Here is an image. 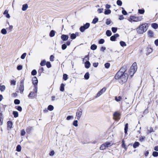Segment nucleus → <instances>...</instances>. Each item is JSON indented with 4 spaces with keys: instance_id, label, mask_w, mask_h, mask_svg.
<instances>
[{
    "instance_id": "1",
    "label": "nucleus",
    "mask_w": 158,
    "mask_h": 158,
    "mask_svg": "<svg viewBox=\"0 0 158 158\" xmlns=\"http://www.w3.org/2000/svg\"><path fill=\"white\" fill-rule=\"evenodd\" d=\"M128 75L126 73H124L120 71H119L116 74L115 78L116 79L119 80L120 83H123L126 82L128 79Z\"/></svg>"
},
{
    "instance_id": "2",
    "label": "nucleus",
    "mask_w": 158,
    "mask_h": 158,
    "mask_svg": "<svg viewBox=\"0 0 158 158\" xmlns=\"http://www.w3.org/2000/svg\"><path fill=\"white\" fill-rule=\"evenodd\" d=\"M137 69V65L136 63H134L131 67L129 70V74L131 76H133Z\"/></svg>"
},
{
    "instance_id": "3",
    "label": "nucleus",
    "mask_w": 158,
    "mask_h": 158,
    "mask_svg": "<svg viewBox=\"0 0 158 158\" xmlns=\"http://www.w3.org/2000/svg\"><path fill=\"white\" fill-rule=\"evenodd\" d=\"M112 144L113 143L111 142H106L101 146L100 149V150H103L106 148L110 147Z\"/></svg>"
},
{
    "instance_id": "4",
    "label": "nucleus",
    "mask_w": 158,
    "mask_h": 158,
    "mask_svg": "<svg viewBox=\"0 0 158 158\" xmlns=\"http://www.w3.org/2000/svg\"><path fill=\"white\" fill-rule=\"evenodd\" d=\"M147 29L146 24H143L140 26L138 28V31L140 33H142L146 31Z\"/></svg>"
},
{
    "instance_id": "5",
    "label": "nucleus",
    "mask_w": 158,
    "mask_h": 158,
    "mask_svg": "<svg viewBox=\"0 0 158 158\" xmlns=\"http://www.w3.org/2000/svg\"><path fill=\"white\" fill-rule=\"evenodd\" d=\"M89 60V58L87 56H85L83 60V62H85V67L87 69L89 68L91 65L90 63L88 61Z\"/></svg>"
},
{
    "instance_id": "6",
    "label": "nucleus",
    "mask_w": 158,
    "mask_h": 158,
    "mask_svg": "<svg viewBox=\"0 0 158 158\" xmlns=\"http://www.w3.org/2000/svg\"><path fill=\"white\" fill-rule=\"evenodd\" d=\"M141 18L140 17H137L134 16H130L129 21L131 22L132 21L138 22L141 21Z\"/></svg>"
},
{
    "instance_id": "7",
    "label": "nucleus",
    "mask_w": 158,
    "mask_h": 158,
    "mask_svg": "<svg viewBox=\"0 0 158 158\" xmlns=\"http://www.w3.org/2000/svg\"><path fill=\"white\" fill-rule=\"evenodd\" d=\"M89 26L90 24L89 23H86L84 25L80 27V30L81 32H83L86 29L89 28Z\"/></svg>"
},
{
    "instance_id": "8",
    "label": "nucleus",
    "mask_w": 158,
    "mask_h": 158,
    "mask_svg": "<svg viewBox=\"0 0 158 158\" xmlns=\"http://www.w3.org/2000/svg\"><path fill=\"white\" fill-rule=\"evenodd\" d=\"M82 110L81 109H78L77 110L76 113V118L77 119L79 120L82 114Z\"/></svg>"
},
{
    "instance_id": "9",
    "label": "nucleus",
    "mask_w": 158,
    "mask_h": 158,
    "mask_svg": "<svg viewBox=\"0 0 158 158\" xmlns=\"http://www.w3.org/2000/svg\"><path fill=\"white\" fill-rule=\"evenodd\" d=\"M120 114L117 112H115L113 114V118L115 120L118 121L120 118Z\"/></svg>"
},
{
    "instance_id": "10",
    "label": "nucleus",
    "mask_w": 158,
    "mask_h": 158,
    "mask_svg": "<svg viewBox=\"0 0 158 158\" xmlns=\"http://www.w3.org/2000/svg\"><path fill=\"white\" fill-rule=\"evenodd\" d=\"M106 88L105 87H104L101 89L97 94V97H99L103 94L106 91Z\"/></svg>"
},
{
    "instance_id": "11",
    "label": "nucleus",
    "mask_w": 158,
    "mask_h": 158,
    "mask_svg": "<svg viewBox=\"0 0 158 158\" xmlns=\"http://www.w3.org/2000/svg\"><path fill=\"white\" fill-rule=\"evenodd\" d=\"M19 89L21 93L23 92L24 90V81L23 80L20 81V85Z\"/></svg>"
},
{
    "instance_id": "12",
    "label": "nucleus",
    "mask_w": 158,
    "mask_h": 158,
    "mask_svg": "<svg viewBox=\"0 0 158 158\" xmlns=\"http://www.w3.org/2000/svg\"><path fill=\"white\" fill-rule=\"evenodd\" d=\"M32 83L34 86H37L38 83V81L36 77H34L32 79Z\"/></svg>"
},
{
    "instance_id": "13",
    "label": "nucleus",
    "mask_w": 158,
    "mask_h": 158,
    "mask_svg": "<svg viewBox=\"0 0 158 158\" xmlns=\"http://www.w3.org/2000/svg\"><path fill=\"white\" fill-rule=\"evenodd\" d=\"M3 117L2 112L1 111V109L0 108V125H1L3 124Z\"/></svg>"
},
{
    "instance_id": "14",
    "label": "nucleus",
    "mask_w": 158,
    "mask_h": 158,
    "mask_svg": "<svg viewBox=\"0 0 158 158\" xmlns=\"http://www.w3.org/2000/svg\"><path fill=\"white\" fill-rule=\"evenodd\" d=\"M61 38L63 40L66 41L68 40L69 37L66 35H63L61 36Z\"/></svg>"
},
{
    "instance_id": "15",
    "label": "nucleus",
    "mask_w": 158,
    "mask_h": 158,
    "mask_svg": "<svg viewBox=\"0 0 158 158\" xmlns=\"http://www.w3.org/2000/svg\"><path fill=\"white\" fill-rule=\"evenodd\" d=\"M7 127L9 129H10L12 126L13 123L12 122L10 121H8L7 123Z\"/></svg>"
},
{
    "instance_id": "16",
    "label": "nucleus",
    "mask_w": 158,
    "mask_h": 158,
    "mask_svg": "<svg viewBox=\"0 0 158 158\" xmlns=\"http://www.w3.org/2000/svg\"><path fill=\"white\" fill-rule=\"evenodd\" d=\"M55 34V31L52 30L51 31L50 33H49V36L50 37H53L54 36Z\"/></svg>"
},
{
    "instance_id": "17",
    "label": "nucleus",
    "mask_w": 158,
    "mask_h": 158,
    "mask_svg": "<svg viewBox=\"0 0 158 158\" xmlns=\"http://www.w3.org/2000/svg\"><path fill=\"white\" fill-rule=\"evenodd\" d=\"M28 6L27 4L23 5L22 8V10L23 11L26 10Z\"/></svg>"
},
{
    "instance_id": "18",
    "label": "nucleus",
    "mask_w": 158,
    "mask_h": 158,
    "mask_svg": "<svg viewBox=\"0 0 158 158\" xmlns=\"http://www.w3.org/2000/svg\"><path fill=\"white\" fill-rule=\"evenodd\" d=\"M151 26L152 27L155 29H156L158 27V25L156 23H153L152 24Z\"/></svg>"
},
{
    "instance_id": "19",
    "label": "nucleus",
    "mask_w": 158,
    "mask_h": 158,
    "mask_svg": "<svg viewBox=\"0 0 158 158\" xmlns=\"http://www.w3.org/2000/svg\"><path fill=\"white\" fill-rule=\"evenodd\" d=\"M139 145V142H137L135 143L134 144L133 147L134 148H136L138 147Z\"/></svg>"
},
{
    "instance_id": "20",
    "label": "nucleus",
    "mask_w": 158,
    "mask_h": 158,
    "mask_svg": "<svg viewBox=\"0 0 158 158\" xmlns=\"http://www.w3.org/2000/svg\"><path fill=\"white\" fill-rule=\"evenodd\" d=\"M97 46L96 45L94 44L92 45L91 46V49L92 50H95L97 49Z\"/></svg>"
},
{
    "instance_id": "21",
    "label": "nucleus",
    "mask_w": 158,
    "mask_h": 158,
    "mask_svg": "<svg viewBox=\"0 0 158 158\" xmlns=\"http://www.w3.org/2000/svg\"><path fill=\"white\" fill-rule=\"evenodd\" d=\"M89 77V73L88 72L85 73L84 75V78L86 80H88Z\"/></svg>"
},
{
    "instance_id": "22",
    "label": "nucleus",
    "mask_w": 158,
    "mask_h": 158,
    "mask_svg": "<svg viewBox=\"0 0 158 158\" xmlns=\"http://www.w3.org/2000/svg\"><path fill=\"white\" fill-rule=\"evenodd\" d=\"M106 34L107 36H110L111 35L112 33L110 30H107L106 31Z\"/></svg>"
},
{
    "instance_id": "23",
    "label": "nucleus",
    "mask_w": 158,
    "mask_h": 158,
    "mask_svg": "<svg viewBox=\"0 0 158 158\" xmlns=\"http://www.w3.org/2000/svg\"><path fill=\"white\" fill-rule=\"evenodd\" d=\"M111 10L110 9L106 10L104 12V14L105 15H108L111 13Z\"/></svg>"
},
{
    "instance_id": "24",
    "label": "nucleus",
    "mask_w": 158,
    "mask_h": 158,
    "mask_svg": "<svg viewBox=\"0 0 158 158\" xmlns=\"http://www.w3.org/2000/svg\"><path fill=\"white\" fill-rule=\"evenodd\" d=\"M21 147L19 145H18L16 147V151L18 152H19L21 151Z\"/></svg>"
},
{
    "instance_id": "25",
    "label": "nucleus",
    "mask_w": 158,
    "mask_h": 158,
    "mask_svg": "<svg viewBox=\"0 0 158 158\" xmlns=\"http://www.w3.org/2000/svg\"><path fill=\"white\" fill-rule=\"evenodd\" d=\"M64 85L63 84H61L60 86V90L61 91H63L64 90Z\"/></svg>"
},
{
    "instance_id": "26",
    "label": "nucleus",
    "mask_w": 158,
    "mask_h": 158,
    "mask_svg": "<svg viewBox=\"0 0 158 158\" xmlns=\"http://www.w3.org/2000/svg\"><path fill=\"white\" fill-rule=\"evenodd\" d=\"M148 35L150 37H152L153 35V32L152 31H148Z\"/></svg>"
},
{
    "instance_id": "27",
    "label": "nucleus",
    "mask_w": 158,
    "mask_h": 158,
    "mask_svg": "<svg viewBox=\"0 0 158 158\" xmlns=\"http://www.w3.org/2000/svg\"><path fill=\"white\" fill-rule=\"evenodd\" d=\"M13 113L15 118H16L18 116V113L17 111H14Z\"/></svg>"
},
{
    "instance_id": "28",
    "label": "nucleus",
    "mask_w": 158,
    "mask_h": 158,
    "mask_svg": "<svg viewBox=\"0 0 158 158\" xmlns=\"http://www.w3.org/2000/svg\"><path fill=\"white\" fill-rule=\"evenodd\" d=\"M1 33L4 35H5L7 33V31L6 29L4 28L2 29L1 31Z\"/></svg>"
},
{
    "instance_id": "29",
    "label": "nucleus",
    "mask_w": 158,
    "mask_h": 158,
    "mask_svg": "<svg viewBox=\"0 0 158 158\" xmlns=\"http://www.w3.org/2000/svg\"><path fill=\"white\" fill-rule=\"evenodd\" d=\"M128 123H126L125 124V134H126L127 131V129H128Z\"/></svg>"
},
{
    "instance_id": "30",
    "label": "nucleus",
    "mask_w": 158,
    "mask_h": 158,
    "mask_svg": "<svg viewBox=\"0 0 158 158\" xmlns=\"http://www.w3.org/2000/svg\"><path fill=\"white\" fill-rule=\"evenodd\" d=\"M53 109H54L53 106L51 105H49L48 106V110L50 111H52V110H53Z\"/></svg>"
},
{
    "instance_id": "31",
    "label": "nucleus",
    "mask_w": 158,
    "mask_h": 158,
    "mask_svg": "<svg viewBox=\"0 0 158 158\" xmlns=\"http://www.w3.org/2000/svg\"><path fill=\"white\" fill-rule=\"evenodd\" d=\"M76 35L74 33L72 34L71 35L70 37L72 39H74L76 38Z\"/></svg>"
},
{
    "instance_id": "32",
    "label": "nucleus",
    "mask_w": 158,
    "mask_h": 158,
    "mask_svg": "<svg viewBox=\"0 0 158 158\" xmlns=\"http://www.w3.org/2000/svg\"><path fill=\"white\" fill-rule=\"evenodd\" d=\"M63 79H64L65 81H66L67 80L68 78V75L66 74H64L63 75Z\"/></svg>"
},
{
    "instance_id": "33",
    "label": "nucleus",
    "mask_w": 158,
    "mask_h": 158,
    "mask_svg": "<svg viewBox=\"0 0 158 158\" xmlns=\"http://www.w3.org/2000/svg\"><path fill=\"white\" fill-rule=\"evenodd\" d=\"M98 18H95L93 20L92 23L94 24H95L98 22Z\"/></svg>"
},
{
    "instance_id": "34",
    "label": "nucleus",
    "mask_w": 158,
    "mask_h": 158,
    "mask_svg": "<svg viewBox=\"0 0 158 158\" xmlns=\"http://www.w3.org/2000/svg\"><path fill=\"white\" fill-rule=\"evenodd\" d=\"M78 121L77 120H74L73 123V125L75 127H77L78 126Z\"/></svg>"
},
{
    "instance_id": "35",
    "label": "nucleus",
    "mask_w": 158,
    "mask_h": 158,
    "mask_svg": "<svg viewBox=\"0 0 158 158\" xmlns=\"http://www.w3.org/2000/svg\"><path fill=\"white\" fill-rule=\"evenodd\" d=\"M117 4L119 6H121L122 5V2L120 0H118L117 1Z\"/></svg>"
},
{
    "instance_id": "36",
    "label": "nucleus",
    "mask_w": 158,
    "mask_h": 158,
    "mask_svg": "<svg viewBox=\"0 0 158 158\" xmlns=\"http://www.w3.org/2000/svg\"><path fill=\"white\" fill-rule=\"evenodd\" d=\"M120 43L121 46L122 47L125 46H126V43L123 41H120Z\"/></svg>"
},
{
    "instance_id": "37",
    "label": "nucleus",
    "mask_w": 158,
    "mask_h": 158,
    "mask_svg": "<svg viewBox=\"0 0 158 158\" xmlns=\"http://www.w3.org/2000/svg\"><path fill=\"white\" fill-rule=\"evenodd\" d=\"M5 85H2L0 87V90L1 91H3L5 89Z\"/></svg>"
},
{
    "instance_id": "38",
    "label": "nucleus",
    "mask_w": 158,
    "mask_h": 158,
    "mask_svg": "<svg viewBox=\"0 0 158 158\" xmlns=\"http://www.w3.org/2000/svg\"><path fill=\"white\" fill-rule=\"evenodd\" d=\"M111 30L112 32L113 33H115L117 31V28L116 27H112L111 28Z\"/></svg>"
},
{
    "instance_id": "39",
    "label": "nucleus",
    "mask_w": 158,
    "mask_h": 158,
    "mask_svg": "<svg viewBox=\"0 0 158 158\" xmlns=\"http://www.w3.org/2000/svg\"><path fill=\"white\" fill-rule=\"evenodd\" d=\"M46 61L44 60L42 61L40 63V64L41 66H43L45 65L46 64Z\"/></svg>"
},
{
    "instance_id": "40",
    "label": "nucleus",
    "mask_w": 158,
    "mask_h": 158,
    "mask_svg": "<svg viewBox=\"0 0 158 158\" xmlns=\"http://www.w3.org/2000/svg\"><path fill=\"white\" fill-rule=\"evenodd\" d=\"M152 156L154 157H157L158 156V152H154L152 153Z\"/></svg>"
},
{
    "instance_id": "41",
    "label": "nucleus",
    "mask_w": 158,
    "mask_h": 158,
    "mask_svg": "<svg viewBox=\"0 0 158 158\" xmlns=\"http://www.w3.org/2000/svg\"><path fill=\"white\" fill-rule=\"evenodd\" d=\"M138 12L140 14H143L144 12V10L142 9H139L138 10Z\"/></svg>"
},
{
    "instance_id": "42",
    "label": "nucleus",
    "mask_w": 158,
    "mask_h": 158,
    "mask_svg": "<svg viewBox=\"0 0 158 158\" xmlns=\"http://www.w3.org/2000/svg\"><path fill=\"white\" fill-rule=\"evenodd\" d=\"M46 64L48 68H50L51 67V65L49 62H47Z\"/></svg>"
},
{
    "instance_id": "43",
    "label": "nucleus",
    "mask_w": 158,
    "mask_h": 158,
    "mask_svg": "<svg viewBox=\"0 0 158 158\" xmlns=\"http://www.w3.org/2000/svg\"><path fill=\"white\" fill-rule=\"evenodd\" d=\"M31 73L32 75L34 76L37 73L36 71L34 69L32 71Z\"/></svg>"
},
{
    "instance_id": "44",
    "label": "nucleus",
    "mask_w": 158,
    "mask_h": 158,
    "mask_svg": "<svg viewBox=\"0 0 158 158\" xmlns=\"http://www.w3.org/2000/svg\"><path fill=\"white\" fill-rule=\"evenodd\" d=\"M27 54L26 53H23L21 56V58L22 59H23L25 58V57L26 56Z\"/></svg>"
},
{
    "instance_id": "45",
    "label": "nucleus",
    "mask_w": 158,
    "mask_h": 158,
    "mask_svg": "<svg viewBox=\"0 0 158 158\" xmlns=\"http://www.w3.org/2000/svg\"><path fill=\"white\" fill-rule=\"evenodd\" d=\"M110 66V64L109 63H106L105 64V66L106 68L108 69L109 68Z\"/></svg>"
},
{
    "instance_id": "46",
    "label": "nucleus",
    "mask_w": 158,
    "mask_h": 158,
    "mask_svg": "<svg viewBox=\"0 0 158 158\" xmlns=\"http://www.w3.org/2000/svg\"><path fill=\"white\" fill-rule=\"evenodd\" d=\"M105 42V40L103 39H101L99 41V43L100 44H103Z\"/></svg>"
},
{
    "instance_id": "47",
    "label": "nucleus",
    "mask_w": 158,
    "mask_h": 158,
    "mask_svg": "<svg viewBox=\"0 0 158 158\" xmlns=\"http://www.w3.org/2000/svg\"><path fill=\"white\" fill-rule=\"evenodd\" d=\"M61 48L62 50H64L65 49L67 48L66 45L65 44H62V45Z\"/></svg>"
},
{
    "instance_id": "48",
    "label": "nucleus",
    "mask_w": 158,
    "mask_h": 158,
    "mask_svg": "<svg viewBox=\"0 0 158 158\" xmlns=\"http://www.w3.org/2000/svg\"><path fill=\"white\" fill-rule=\"evenodd\" d=\"M20 101L19 99H15L14 101V103L15 104H19L20 103Z\"/></svg>"
},
{
    "instance_id": "49",
    "label": "nucleus",
    "mask_w": 158,
    "mask_h": 158,
    "mask_svg": "<svg viewBox=\"0 0 158 158\" xmlns=\"http://www.w3.org/2000/svg\"><path fill=\"white\" fill-rule=\"evenodd\" d=\"M73 118V116H69L67 117L66 119L67 120H69Z\"/></svg>"
},
{
    "instance_id": "50",
    "label": "nucleus",
    "mask_w": 158,
    "mask_h": 158,
    "mask_svg": "<svg viewBox=\"0 0 158 158\" xmlns=\"http://www.w3.org/2000/svg\"><path fill=\"white\" fill-rule=\"evenodd\" d=\"M23 68V66L21 65H19L17 67V69L18 70H21Z\"/></svg>"
},
{
    "instance_id": "51",
    "label": "nucleus",
    "mask_w": 158,
    "mask_h": 158,
    "mask_svg": "<svg viewBox=\"0 0 158 158\" xmlns=\"http://www.w3.org/2000/svg\"><path fill=\"white\" fill-rule=\"evenodd\" d=\"M123 10L122 11V13L123 15H126L127 14V12L126 11H125L124 9H123V8H122Z\"/></svg>"
},
{
    "instance_id": "52",
    "label": "nucleus",
    "mask_w": 158,
    "mask_h": 158,
    "mask_svg": "<svg viewBox=\"0 0 158 158\" xmlns=\"http://www.w3.org/2000/svg\"><path fill=\"white\" fill-rule=\"evenodd\" d=\"M116 38L114 36V35L111 36L110 38V40L111 41H114L116 39Z\"/></svg>"
},
{
    "instance_id": "53",
    "label": "nucleus",
    "mask_w": 158,
    "mask_h": 158,
    "mask_svg": "<svg viewBox=\"0 0 158 158\" xmlns=\"http://www.w3.org/2000/svg\"><path fill=\"white\" fill-rule=\"evenodd\" d=\"M54 154L55 152L53 150H52L50 152L49 155L50 156H53L54 155Z\"/></svg>"
},
{
    "instance_id": "54",
    "label": "nucleus",
    "mask_w": 158,
    "mask_h": 158,
    "mask_svg": "<svg viewBox=\"0 0 158 158\" xmlns=\"http://www.w3.org/2000/svg\"><path fill=\"white\" fill-rule=\"evenodd\" d=\"M145 138L144 137L141 136L139 138V140L140 141L142 142L144 140Z\"/></svg>"
},
{
    "instance_id": "55",
    "label": "nucleus",
    "mask_w": 158,
    "mask_h": 158,
    "mask_svg": "<svg viewBox=\"0 0 158 158\" xmlns=\"http://www.w3.org/2000/svg\"><path fill=\"white\" fill-rule=\"evenodd\" d=\"M16 84V81L14 80H12L11 81V85H15Z\"/></svg>"
},
{
    "instance_id": "56",
    "label": "nucleus",
    "mask_w": 158,
    "mask_h": 158,
    "mask_svg": "<svg viewBox=\"0 0 158 158\" xmlns=\"http://www.w3.org/2000/svg\"><path fill=\"white\" fill-rule=\"evenodd\" d=\"M54 57L53 55H51L50 56V60L51 61H54Z\"/></svg>"
},
{
    "instance_id": "57",
    "label": "nucleus",
    "mask_w": 158,
    "mask_h": 158,
    "mask_svg": "<svg viewBox=\"0 0 158 158\" xmlns=\"http://www.w3.org/2000/svg\"><path fill=\"white\" fill-rule=\"evenodd\" d=\"M103 10V9H98L97 11L99 13H101L102 12Z\"/></svg>"
},
{
    "instance_id": "58",
    "label": "nucleus",
    "mask_w": 158,
    "mask_h": 158,
    "mask_svg": "<svg viewBox=\"0 0 158 158\" xmlns=\"http://www.w3.org/2000/svg\"><path fill=\"white\" fill-rule=\"evenodd\" d=\"M16 109L18 110L19 111H21L22 110V107L20 106H17V108H16Z\"/></svg>"
},
{
    "instance_id": "59",
    "label": "nucleus",
    "mask_w": 158,
    "mask_h": 158,
    "mask_svg": "<svg viewBox=\"0 0 158 158\" xmlns=\"http://www.w3.org/2000/svg\"><path fill=\"white\" fill-rule=\"evenodd\" d=\"M110 23L111 22L110 20H109L108 19L106 20V23L107 25H109Z\"/></svg>"
},
{
    "instance_id": "60",
    "label": "nucleus",
    "mask_w": 158,
    "mask_h": 158,
    "mask_svg": "<svg viewBox=\"0 0 158 158\" xmlns=\"http://www.w3.org/2000/svg\"><path fill=\"white\" fill-rule=\"evenodd\" d=\"M35 95V94L34 92L31 93L29 95V97H32L33 95Z\"/></svg>"
},
{
    "instance_id": "61",
    "label": "nucleus",
    "mask_w": 158,
    "mask_h": 158,
    "mask_svg": "<svg viewBox=\"0 0 158 158\" xmlns=\"http://www.w3.org/2000/svg\"><path fill=\"white\" fill-rule=\"evenodd\" d=\"M17 96V94L16 93H14L12 94V96L13 98H15Z\"/></svg>"
},
{
    "instance_id": "62",
    "label": "nucleus",
    "mask_w": 158,
    "mask_h": 158,
    "mask_svg": "<svg viewBox=\"0 0 158 158\" xmlns=\"http://www.w3.org/2000/svg\"><path fill=\"white\" fill-rule=\"evenodd\" d=\"M122 147H123V148H124L125 149H126V145L125 144L123 140L122 141Z\"/></svg>"
},
{
    "instance_id": "63",
    "label": "nucleus",
    "mask_w": 158,
    "mask_h": 158,
    "mask_svg": "<svg viewBox=\"0 0 158 158\" xmlns=\"http://www.w3.org/2000/svg\"><path fill=\"white\" fill-rule=\"evenodd\" d=\"M25 134V132L24 130H22L21 131V135H24Z\"/></svg>"
},
{
    "instance_id": "64",
    "label": "nucleus",
    "mask_w": 158,
    "mask_h": 158,
    "mask_svg": "<svg viewBox=\"0 0 158 158\" xmlns=\"http://www.w3.org/2000/svg\"><path fill=\"white\" fill-rule=\"evenodd\" d=\"M34 91L35 93H37V86H34Z\"/></svg>"
}]
</instances>
